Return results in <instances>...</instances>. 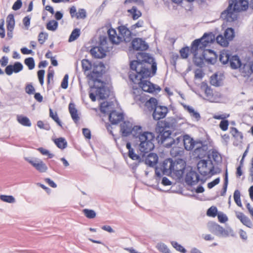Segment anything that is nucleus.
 <instances>
[{"instance_id": "23", "label": "nucleus", "mask_w": 253, "mask_h": 253, "mask_svg": "<svg viewBox=\"0 0 253 253\" xmlns=\"http://www.w3.org/2000/svg\"><path fill=\"white\" fill-rule=\"evenodd\" d=\"M147 154V156H146V155H145L144 161H145V164L153 167L158 163V157L157 155L155 153L149 152Z\"/></svg>"}, {"instance_id": "48", "label": "nucleus", "mask_w": 253, "mask_h": 253, "mask_svg": "<svg viewBox=\"0 0 253 253\" xmlns=\"http://www.w3.org/2000/svg\"><path fill=\"white\" fill-rule=\"evenodd\" d=\"M189 51H190V48L188 46L182 48L179 51L181 57L183 59L187 58Z\"/></svg>"}, {"instance_id": "5", "label": "nucleus", "mask_w": 253, "mask_h": 253, "mask_svg": "<svg viewBox=\"0 0 253 253\" xmlns=\"http://www.w3.org/2000/svg\"><path fill=\"white\" fill-rule=\"evenodd\" d=\"M111 104L107 102H104L101 104L100 111L103 113L109 114V119L113 125H116L124 119V115L122 113H119L115 110H112Z\"/></svg>"}, {"instance_id": "62", "label": "nucleus", "mask_w": 253, "mask_h": 253, "mask_svg": "<svg viewBox=\"0 0 253 253\" xmlns=\"http://www.w3.org/2000/svg\"><path fill=\"white\" fill-rule=\"evenodd\" d=\"M217 216L219 221L221 223H224L228 220L227 216L222 213H218Z\"/></svg>"}, {"instance_id": "55", "label": "nucleus", "mask_w": 253, "mask_h": 253, "mask_svg": "<svg viewBox=\"0 0 253 253\" xmlns=\"http://www.w3.org/2000/svg\"><path fill=\"white\" fill-rule=\"evenodd\" d=\"M212 158L213 160L216 162H219L221 160L220 154L216 150H214L212 151Z\"/></svg>"}, {"instance_id": "32", "label": "nucleus", "mask_w": 253, "mask_h": 253, "mask_svg": "<svg viewBox=\"0 0 253 253\" xmlns=\"http://www.w3.org/2000/svg\"><path fill=\"white\" fill-rule=\"evenodd\" d=\"M194 153L197 154L198 150L202 149L203 150L207 151L208 149V145L204 144L202 141H195L193 145Z\"/></svg>"}, {"instance_id": "6", "label": "nucleus", "mask_w": 253, "mask_h": 253, "mask_svg": "<svg viewBox=\"0 0 253 253\" xmlns=\"http://www.w3.org/2000/svg\"><path fill=\"white\" fill-rule=\"evenodd\" d=\"M215 41V36L212 33H205L203 37L194 40L192 43V50L195 51V48L199 47L200 50H206L205 48Z\"/></svg>"}, {"instance_id": "29", "label": "nucleus", "mask_w": 253, "mask_h": 253, "mask_svg": "<svg viewBox=\"0 0 253 253\" xmlns=\"http://www.w3.org/2000/svg\"><path fill=\"white\" fill-rule=\"evenodd\" d=\"M69 110L71 115L72 119L76 123L79 120L77 110L75 107V105L73 103H70L69 105Z\"/></svg>"}, {"instance_id": "17", "label": "nucleus", "mask_w": 253, "mask_h": 253, "mask_svg": "<svg viewBox=\"0 0 253 253\" xmlns=\"http://www.w3.org/2000/svg\"><path fill=\"white\" fill-rule=\"evenodd\" d=\"M168 112V109L167 107L164 106L159 105L157 107L155 108L153 111L152 116L155 120H160V119L164 118Z\"/></svg>"}, {"instance_id": "15", "label": "nucleus", "mask_w": 253, "mask_h": 253, "mask_svg": "<svg viewBox=\"0 0 253 253\" xmlns=\"http://www.w3.org/2000/svg\"><path fill=\"white\" fill-rule=\"evenodd\" d=\"M156 131L159 133L157 137V139L159 143H164L165 140L170 137L171 133L170 131L166 130L163 126H160V122H158L157 123Z\"/></svg>"}, {"instance_id": "54", "label": "nucleus", "mask_w": 253, "mask_h": 253, "mask_svg": "<svg viewBox=\"0 0 253 253\" xmlns=\"http://www.w3.org/2000/svg\"><path fill=\"white\" fill-rule=\"evenodd\" d=\"M217 212L216 207L212 206L208 210L207 214L208 216L215 217Z\"/></svg>"}, {"instance_id": "58", "label": "nucleus", "mask_w": 253, "mask_h": 253, "mask_svg": "<svg viewBox=\"0 0 253 253\" xmlns=\"http://www.w3.org/2000/svg\"><path fill=\"white\" fill-rule=\"evenodd\" d=\"M68 78L69 76L68 74H66L62 81L61 86L64 89H66L68 85Z\"/></svg>"}, {"instance_id": "42", "label": "nucleus", "mask_w": 253, "mask_h": 253, "mask_svg": "<svg viewBox=\"0 0 253 253\" xmlns=\"http://www.w3.org/2000/svg\"><path fill=\"white\" fill-rule=\"evenodd\" d=\"M58 23L56 21L51 20L49 21L46 24V28L48 30L54 31L58 27Z\"/></svg>"}, {"instance_id": "63", "label": "nucleus", "mask_w": 253, "mask_h": 253, "mask_svg": "<svg viewBox=\"0 0 253 253\" xmlns=\"http://www.w3.org/2000/svg\"><path fill=\"white\" fill-rule=\"evenodd\" d=\"M219 182H220V178L219 177H218V178L215 179L214 180H213L212 181H211V182H209L208 184V188L211 189V188H213L214 186L218 184L219 183Z\"/></svg>"}, {"instance_id": "19", "label": "nucleus", "mask_w": 253, "mask_h": 253, "mask_svg": "<svg viewBox=\"0 0 253 253\" xmlns=\"http://www.w3.org/2000/svg\"><path fill=\"white\" fill-rule=\"evenodd\" d=\"M173 161L172 159H166L163 163L161 169L164 174H172L173 170Z\"/></svg>"}, {"instance_id": "25", "label": "nucleus", "mask_w": 253, "mask_h": 253, "mask_svg": "<svg viewBox=\"0 0 253 253\" xmlns=\"http://www.w3.org/2000/svg\"><path fill=\"white\" fill-rule=\"evenodd\" d=\"M231 57L229 51L228 50H223L220 52L219 54V60L224 65H227L229 63V60Z\"/></svg>"}, {"instance_id": "43", "label": "nucleus", "mask_w": 253, "mask_h": 253, "mask_svg": "<svg viewBox=\"0 0 253 253\" xmlns=\"http://www.w3.org/2000/svg\"><path fill=\"white\" fill-rule=\"evenodd\" d=\"M0 199L3 202L8 203H14L15 202L14 197L11 195H1L0 196Z\"/></svg>"}, {"instance_id": "56", "label": "nucleus", "mask_w": 253, "mask_h": 253, "mask_svg": "<svg viewBox=\"0 0 253 253\" xmlns=\"http://www.w3.org/2000/svg\"><path fill=\"white\" fill-rule=\"evenodd\" d=\"M44 73L45 71L44 70H40L38 72V76L39 82L42 85L43 84L44 82Z\"/></svg>"}, {"instance_id": "44", "label": "nucleus", "mask_w": 253, "mask_h": 253, "mask_svg": "<svg viewBox=\"0 0 253 253\" xmlns=\"http://www.w3.org/2000/svg\"><path fill=\"white\" fill-rule=\"evenodd\" d=\"M24 63L28 66L29 70H32L35 68V63L33 57H28L24 60Z\"/></svg>"}, {"instance_id": "3", "label": "nucleus", "mask_w": 253, "mask_h": 253, "mask_svg": "<svg viewBox=\"0 0 253 253\" xmlns=\"http://www.w3.org/2000/svg\"><path fill=\"white\" fill-rule=\"evenodd\" d=\"M134 139L138 149L141 153H147L152 151L154 147L155 135L151 132L139 131L134 134Z\"/></svg>"}, {"instance_id": "34", "label": "nucleus", "mask_w": 253, "mask_h": 253, "mask_svg": "<svg viewBox=\"0 0 253 253\" xmlns=\"http://www.w3.org/2000/svg\"><path fill=\"white\" fill-rule=\"evenodd\" d=\"M15 26V20L14 15L9 14L6 18V29H14Z\"/></svg>"}, {"instance_id": "20", "label": "nucleus", "mask_w": 253, "mask_h": 253, "mask_svg": "<svg viewBox=\"0 0 253 253\" xmlns=\"http://www.w3.org/2000/svg\"><path fill=\"white\" fill-rule=\"evenodd\" d=\"M131 45L133 49L136 50L143 51L148 48V45L145 42L140 38H135L133 40Z\"/></svg>"}, {"instance_id": "13", "label": "nucleus", "mask_w": 253, "mask_h": 253, "mask_svg": "<svg viewBox=\"0 0 253 253\" xmlns=\"http://www.w3.org/2000/svg\"><path fill=\"white\" fill-rule=\"evenodd\" d=\"M96 88V94L100 99L107 98L110 94V90L105 86L104 82H100L94 84L93 87Z\"/></svg>"}, {"instance_id": "16", "label": "nucleus", "mask_w": 253, "mask_h": 253, "mask_svg": "<svg viewBox=\"0 0 253 253\" xmlns=\"http://www.w3.org/2000/svg\"><path fill=\"white\" fill-rule=\"evenodd\" d=\"M200 180L199 174L196 171L192 170L187 173L185 178V182L191 186L197 184Z\"/></svg>"}, {"instance_id": "53", "label": "nucleus", "mask_w": 253, "mask_h": 253, "mask_svg": "<svg viewBox=\"0 0 253 253\" xmlns=\"http://www.w3.org/2000/svg\"><path fill=\"white\" fill-rule=\"evenodd\" d=\"M86 17V12L85 9L80 8L76 13V18L77 19H84Z\"/></svg>"}, {"instance_id": "59", "label": "nucleus", "mask_w": 253, "mask_h": 253, "mask_svg": "<svg viewBox=\"0 0 253 253\" xmlns=\"http://www.w3.org/2000/svg\"><path fill=\"white\" fill-rule=\"evenodd\" d=\"M35 89L31 84H28L25 87V91L28 94H32L34 93Z\"/></svg>"}, {"instance_id": "4", "label": "nucleus", "mask_w": 253, "mask_h": 253, "mask_svg": "<svg viewBox=\"0 0 253 253\" xmlns=\"http://www.w3.org/2000/svg\"><path fill=\"white\" fill-rule=\"evenodd\" d=\"M190 52L194 55V61L195 64L197 66H202L204 63V60L211 63L214 59L212 57L209 58L207 54H212L214 57L215 53L212 50H200L199 47L195 48V51L192 50V45L190 48Z\"/></svg>"}, {"instance_id": "21", "label": "nucleus", "mask_w": 253, "mask_h": 253, "mask_svg": "<svg viewBox=\"0 0 253 253\" xmlns=\"http://www.w3.org/2000/svg\"><path fill=\"white\" fill-rule=\"evenodd\" d=\"M118 29L122 41L124 40L126 42H130L131 39L130 31L124 25L119 26Z\"/></svg>"}, {"instance_id": "9", "label": "nucleus", "mask_w": 253, "mask_h": 253, "mask_svg": "<svg viewBox=\"0 0 253 253\" xmlns=\"http://www.w3.org/2000/svg\"><path fill=\"white\" fill-rule=\"evenodd\" d=\"M186 167V162L181 159L173 161V170L172 173L177 178L182 177Z\"/></svg>"}, {"instance_id": "28", "label": "nucleus", "mask_w": 253, "mask_h": 253, "mask_svg": "<svg viewBox=\"0 0 253 253\" xmlns=\"http://www.w3.org/2000/svg\"><path fill=\"white\" fill-rule=\"evenodd\" d=\"M194 141L188 135H184L183 144L185 149L187 150H191L193 149Z\"/></svg>"}, {"instance_id": "39", "label": "nucleus", "mask_w": 253, "mask_h": 253, "mask_svg": "<svg viewBox=\"0 0 253 253\" xmlns=\"http://www.w3.org/2000/svg\"><path fill=\"white\" fill-rule=\"evenodd\" d=\"M80 35V30L79 29H75L71 33L69 38V42H71L75 41L78 38Z\"/></svg>"}, {"instance_id": "12", "label": "nucleus", "mask_w": 253, "mask_h": 253, "mask_svg": "<svg viewBox=\"0 0 253 253\" xmlns=\"http://www.w3.org/2000/svg\"><path fill=\"white\" fill-rule=\"evenodd\" d=\"M209 229L211 232L219 236L227 237L232 230L231 229H225L222 227L215 223H211L209 225Z\"/></svg>"}, {"instance_id": "2", "label": "nucleus", "mask_w": 253, "mask_h": 253, "mask_svg": "<svg viewBox=\"0 0 253 253\" xmlns=\"http://www.w3.org/2000/svg\"><path fill=\"white\" fill-rule=\"evenodd\" d=\"M227 9L221 14V17L227 22H233L237 19L238 13L246 10L249 7L247 0H229Z\"/></svg>"}, {"instance_id": "11", "label": "nucleus", "mask_w": 253, "mask_h": 253, "mask_svg": "<svg viewBox=\"0 0 253 253\" xmlns=\"http://www.w3.org/2000/svg\"><path fill=\"white\" fill-rule=\"evenodd\" d=\"M145 155H146V153H141V152H140L139 154H137L135 153L134 150L133 151L131 150L130 152H128V156L131 160L135 161L132 164H130L129 167L131 169L135 170L139 164L144 161Z\"/></svg>"}, {"instance_id": "57", "label": "nucleus", "mask_w": 253, "mask_h": 253, "mask_svg": "<svg viewBox=\"0 0 253 253\" xmlns=\"http://www.w3.org/2000/svg\"><path fill=\"white\" fill-rule=\"evenodd\" d=\"M228 125L229 123L228 120H223L220 122L219 126L222 130L226 131L228 129Z\"/></svg>"}, {"instance_id": "51", "label": "nucleus", "mask_w": 253, "mask_h": 253, "mask_svg": "<svg viewBox=\"0 0 253 253\" xmlns=\"http://www.w3.org/2000/svg\"><path fill=\"white\" fill-rule=\"evenodd\" d=\"M171 244L177 251H179L182 253H186V250L177 242L175 241L171 242Z\"/></svg>"}, {"instance_id": "38", "label": "nucleus", "mask_w": 253, "mask_h": 253, "mask_svg": "<svg viewBox=\"0 0 253 253\" xmlns=\"http://www.w3.org/2000/svg\"><path fill=\"white\" fill-rule=\"evenodd\" d=\"M224 36L228 41L232 40L234 37V31L231 28H227L224 33Z\"/></svg>"}, {"instance_id": "26", "label": "nucleus", "mask_w": 253, "mask_h": 253, "mask_svg": "<svg viewBox=\"0 0 253 253\" xmlns=\"http://www.w3.org/2000/svg\"><path fill=\"white\" fill-rule=\"evenodd\" d=\"M228 66L233 69H236L240 67L241 62L239 57L237 55L232 56Z\"/></svg>"}, {"instance_id": "60", "label": "nucleus", "mask_w": 253, "mask_h": 253, "mask_svg": "<svg viewBox=\"0 0 253 253\" xmlns=\"http://www.w3.org/2000/svg\"><path fill=\"white\" fill-rule=\"evenodd\" d=\"M22 5V2L21 0H17L13 4L12 8L14 10H17L19 9Z\"/></svg>"}, {"instance_id": "27", "label": "nucleus", "mask_w": 253, "mask_h": 253, "mask_svg": "<svg viewBox=\"0 0 253 253\" xmlns=\"http://www.w3.org/2000/svg\"><path fill=\"white\" fill-rule=\"evenodd\" d=\"M237 217L240 219L241 222L248 227H251L252 223L250 219L246 216L243 213L238 212L236 213Z\"/></svg>"}, {"instance_id": "49", "label": "nucleus", "mask_w": 253, "mask_h": 253, "mask_svg": "<svg viewBox=\"0 0 253 253\" xmlns=\"http://www.w3.org/2000/svg\"><path fill=\"white\" fill-rule=\"evenodd\" d=\"M174 139L171 136L165 140L164 143H160V144H163L165 147L169 148L174 144Z\"/></svg>"}, {"instance_id": "30", "label": "nucleus", "mask_w": 253, "mask_h": 253, "mask_svg": "<svg viewBox=\"0 0 253 253\" xmlns=\"http://www.w3.org/2000/svg\"><path fill=\"white\" fill-rule=\"evenodd\" d=\"M145 105L149 111H154L155 108L159 106L158 105L157 100L153 97H151L148 100H147L145 102Z\"/></svg>"}, {"instance_id": "10", "label": "nucleus", "mask_w": 253, "mask_h": 253, "mask_svg": "<svg viewBox=\"0 0 253 253\" xmlns=\"http://www.w3.org/2000/svg\"><path fill=\"white\" fill-rule=\"evenodd\" d=\"M25 160L30 163L37 170L45 172L48 168L46 164L41 159L37 158H25Z\"/></svg>"}, {"instance_id": "37", "label": "nucleus", "mask_w": 253, "mask_h": 253, "mask_svg": "<svg viewBox=\"0 0 253 253\" xmlns=\"http://www.w3.org/2000/svg\"><path fill=\"white\" fill-rule=\"evenodd\" d=\"M230 133L237 140H242L243 135L242 132L238 131V130L234 127L231 128Z\"/></svg>"}, {"instance_id": "64", "label": "nucleus", "mask_w": 253, "mask_h": 253, "mask_svg": "<svg viewBox=\"0 0 253 253\" xmlns=\"http://www.w3.org/2000/svg\"><path fill=\"white\" fill-rule=\"evenodd\" d=\"M31 18L29 16L25 17L23 19V23L24 25L25 26L26 29L28 30L30 25Z\"/></svg>"}, {"instance_id": "31", "label": "nucleus", "mask_w": 253, "mask_h": 253, "mask_svg": "<svg viewBox=\"0 0 253 253\" xmlns=\"http://www.w3.org/2000/svg\"><path fill=\"white\" fill-rule=\"evenodd\" d=\"M17 120L19 124L23 126L30 127L32 125L30 120L27 117L18 115L17 116Z\"/></svg>"}, {"instance_id": "14", "label": "nucleus", "mask_w": 253, "mask_h": 253, "mask_svg": "<svg viewBox=\"0 0 253 253\" xmlns=\"http://www.w3.org/2000/svg\"><path fill=\"white\" fill-rule=\"evenodd\" d=\"M103 65L94 66L92 71L87 75V77L94 82V84L100 83L101 81L98 78L101 77L103 74Z\"/></svg>"}, {"instance_id": "45", "label": "nucleus", "mask_w": 253, "mask_h": 253, "mask_svg": "<svg viewBox=\"0 0 253 253\" xmlns=\"http://www.w3.org/2000/svg\"><path fill=\"white\" fill-rule=\"evenodd\" d=\"M49 116L60 126H62L61 122L58 118L56 112L54 113L51 109H49Z\"/></svg>"}, {"instance_id": "41", "label": "nucleus", "mask_w": 253, "mask_h": 253, "mask_svg": "<svg viewBox=\"0 0 253 253\" xmlns=\"http://www.w3.org/2000/svg\"><path fill=\"white\" fill-rule=\"evenodd\" d=\"M82 66L84 72L90 70L92 67L91 62L87 59H83L82 61Z\"/></svg>"}, {"instance_id": "52", "label": "nucleus", "mask_w": 253, "mask_h": 253, "mask_svg": "<svg viewBox=\"0 0 253 253\" xmlns=\"http://www.w3.org/2000/svg\"><path fill=\"white\" fill-rule=\"evenodd\" d=\"M48 34L46 33L41 32L38 36V41L41 44H42L47 39Z\"/></svg>"}, {"instance_id": "47", "label": "nucleus", "mask_w": 253, "mask_h": 253, "mask_svg": "<svg viewBox=\"0 0 253 253\" xmlns=\"http://www.w3.org/2000/svg\"><path fill=\"white\" fill-rule=\"evenodd\" d=\"M228 183V174H227V171L226 170L225 174L224 184H223L222 191L221 192V196H224L225 195L226 191H227V189Z\"/></svg>"}, {"instance_id": "24", "label": "nucleus", "mask_w": 253, "mask_h": 253, "mask_svg": "<svg viewBox=\"0 0 253 253\" xmlns=\"http://www.w3.org/2000/svg\"><path fill=\"white\" fill-rule=\"evenodd\" d=\"M109 40L112 43L119 44L122 41V38L120 36H117L116 31L114 29H110L108 31Z\"/></svg>"}, {"instance_id": "8", "label": "nucleus", "mask_w": 253, "mask_h": 253, "mask_svg": "<svg viewBox=\"0 0 253 253\" xmlns=\"http://www.w3.org/2000/svg\"><path fill=\"white\" fill-rule=\"evenodd\" d=\"M141 126H133L132 123L128 121H125L121 125V131L123 136L127 137L131 134L134 138V134H137L139 131L141 130Z\"/></svg>"}, {"instance_id": "1", "label": "nucleus", "mask_w": 253, "mask_h": 253, "mask_svg": "<svg viewBox=\"0 0 253 253\" xmlns=\"http://www.w3.org/2000/svg\"><path fill=\"white\" fill-rule=\"evenodd\" d=\"M137 58L138 60L132 61L130 63L131 70L135 72L129 73L130 80L134 84H139L144 91L151 93L156 89L160 91L161 88L159 86L156 88L150 82L144 80L156 74L157 67L154 58L146 53H138Z\"/></svg>"}, {"instance_id": "7", "label": "nucleus", "mask_w": 253, "mask_h": 253, "mask_svg": "<svg viewBox=\"0 0 253 253\" xmlns=\"http://www.w3.org/2000/svg\"><path fill=\"white\" fill-rule=\"evenodd\" d=\"M197 169L200 173L204 176L208 174L213 175L216 173L214 171V166L211 161L202 160L197 164Z\"/></svg>"}, {"instance_id": "33", "label": "nucleus", "mask_w": 253, "mask_h": 253, "mask_svg": "<svg viewBox=\"0 0 253 253\" xmlns=\"http://www.w3.org/2000/svg\"><path fill=\"white\" fill-rule=\"evenodd\" d=\"M54 143L56 146L61 149H64L67 146V142L66 139L63 137L55 139L54 140Z\"/></svg>"}, {"instance_id": "50", "label": "nucleus", "mask_w": 253, "mask_h": 253, "mask_svg": "<svg viewBox=\"0 0 253 253\" xmlns=\"http://www.w3.org/2000/svg\"><path fill=\"white\" fill-rule=\"evenodd\" d=\"M83 212L85 216L88 218H93L96 216L95 212L92 210L84 209Z\"/></svg>"}, {"instance_id": "18", "label": "nucleus", "mask_w": 253, "mask_h": 253, "mask_svg": "<svg viewBox=\"0 0 253 253\" xmlns=\"http://www.w3.org/2000/svg\"><path fill=\"white\" fill-rule=\"evenodd\" d=\"M23 69L22 64L20 62H15L13 65H7L5 68L4 72L8 76L11 75L13 73H18Z\"/></svg>"}, {"instance_id": "36", "label": "nucleus", "mask_w": 253, "mask_h": 253, "mask_svg": "<svg viewBox=\"0 0 253 253\" xmlns=\"http://www.w3.org/2000/svg\"><path fill=\"white\" fill-rule=\"evenodd\" d=\"M216 41L219 44L223 46H227L229 44L228 40L221 35H218L216 38Z\"/></svg>"}, {"instance_id": "46", "label": "nucleus", "mask_w": 253, "mask_h": 253, "mask_svg": "<svg viewBox=\"0 0 253 253\" xmlns=\"http://www.w3.org/2000/svg\"><path fill=\"white\" fill-rule=\"evenodd\" d=\"M234 199L236 204L239 207H242V203L241 201L240 196L241 194L240 192L238 190H236L234 193Z\"/></svg>"}, {"instance_id": "61", "label": "nucleus", "mask_w": 253, "mask_h": 253, "mask_svg": "<svg viewBox=\"0 0 253 253\" xmlns=\"http://www.w3.org/2000/svg\"><path fill=\"white\" fill-rule=\"evenodd\" d=\"M4 25V20L1 19V22H0V37L1 38H4L5 37V30L3 28Z\"/></svg>"}, {"instance_id": "40", "label": "nucleus", "mask_w": 253, "mask_h": 253, "mask_svg": "<svg viewBox=\"0 0 253 253\" xmlns=\"http://www.w3.org/2000/svg\"><path fill=\"white\" fill-rule=\"evenodd\" d=\"M157 249L162 253H170L167 246L163 243H159L156 245Z\"/></svg>"}, {"instance_id": "35", "label": "nucleus", "mask_w": 253, "mask_h": 253, "mask_svg": "<svg viewBox=\"0 0 253 253\" xmlns=\"http://www.w3.org/2000/svg\"><path fill=\"white\" fill-rule=\"evenodd\" d=\"M128 12L132 15V18L134 20L137 19L141 15V13L137 10L136 6H132L130 9L128 10Z\"/></svg>"}, {"instance_id": "22", "label": "nucleus", "mask_w": 253, "mask_h": 253, "mask_svg": "<svg viewBox=\"0 0 253 253\" xmlns=\"http://www.w3.org/2000/svg\"><path fill=\"white\" fill-rule=\"evenodd\" d=\"M106 50L104 47L99 46L92 48L90 52L93 57L96 58H102L106 56Z\"/></svg>"}]
</instances>
